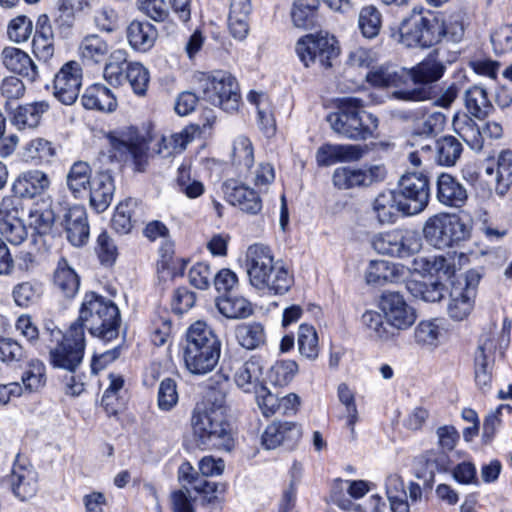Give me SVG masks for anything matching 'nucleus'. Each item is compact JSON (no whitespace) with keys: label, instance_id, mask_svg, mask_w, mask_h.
Masks as SVG:
<instances>
[{"label":"nucleus","instance_id":"32","mask_svg":"<svg viewBox=\"0 0 512 512\" xmlns=\"http://www.w3.org/2000/svg\"><path fill=\"white\" fill-rule=\"evenodd\" d=\"M50 108L47 101H37L18 106L11 117V122L18 129L35 128L40 123L42 115Z\"/></svg>","mask_w":512,"mask_h":512},{"label":"nucleus","instance_id":"55","mask_svg":"<svg viewBox=\"0 0 512 512\" xmlns=\"http://www.w3.org/2000/svg\"><path fill=\"white\" fill-rule=\"evenodd\" d=\"M496 192L504 195L512 183V151L504 150L499 154L496 169Z\"/></svg>","mask_w":512,"mask_h":512},{"label":"nucleus","instance_id":"5","mask_svg":"<svg viewBox=\"0 0 512 512\" xmlns=\"http://www.w3.org/2000/svg\"><path fill=\"white\" fill-rule=\"evenodd\" d=\"M190 423L193 440L200 449L228 451L232 448L231 426L222 412L209 411L197 405L192 411Z\"/></svg>","mask_w":512,"mask_h":512},{"label":"nucleus","instance_id":"17","mask_svg":"<svg viewBox=\"0 0 512 512\" xmlns=\"http://www.w3.org/2000/svg\"><path fill=\"white\" fill-rule=\"evenodd\" d=\"M301 438V428L294 422L274 421L262 434V444L266 449L284 446L293 449Z\"/></svg>","mask_w":512,"mask_h":512},{"label":"nucleus","instance_id":"39","mask_svg":"<svg viewBox=\"0 0 512 512\" xmlns=\"http://www.w3.org/2000/svg\"><path fill=\"white\" fill-rule=\"evenodd\" d=\"M108 52V43L95 34L84 37L79 46V53L82 60L89 64L103 61Z\"/></svg>","mask_w":512,"mask_h":512},{"label":"nucleus","instance_id":"25","mask_svg":"<svg viewBox=\"0 0 512 512\" xmlns=\"http://www.w3.org/2000/svg\"><path fill=\"white\" fill-rule=\"evenodd\" d=\"M81 102L84 108L101 112H113L117 108L114 93L100 83L89 86L82 95Z\"/></svg>","mask_w":512,"mask_h":512},{"label":"nucleus","instance_id":"38","mask_svg":"<svg viewBox=\"0 0 512 512\" xmlns=\"http://www.w3.org/2000/svg\"><path fill=\"white\" fill-rule=\"evenodd\" d=\"M463 151L461 142L454 136H443L436 141V164L451 167Z\"/></svg>","mask_w":512,"mask_h":512},{"label":"nucleus","instance_id":"23","mask_svg":"<svg viewBox=\"0 0 512 512\" xmlns=\"http://www.w3.org/2000/svg\"><path fill=\"white\" fill-rule=\"evenodd\" d=\"M4 66L30 82L38 78V69L30 56L16 47H5L1 53Z\"/></svg>","mask_w":512,"mask_h":512},{"label":"nucleus","instance_id":"54","mask_svg":"<svg viewBox=\"0 0 512 512\" xmlns=\"http://www.w3.org/2000/svg\"><path fill=\"white\" fill-rule=\"evenodd\" d=\"M450 296L448 314L454 320L461 321L470 314L473 308L474 298L472 295L466 294L459 289H454Z\"/></svg>","mask_w":512,"mask_h":512},{"label":"nucleus","instance_id":"29","mask_svg":"<svg viewBox=\"0 0 512 512\" xmlns=\"http://www.w3.org/2000/svg\"><path fill=\"white\" fill-rule=\"evenodd\" d=\"M53 285L68 299L74 298L79 290L80 277L63 257L58 260L54 270Z\"/></svg>","mask_w":512,"mask_h":512},{"label":"nucleus","instance_id":"28","mask_svg":"<svg viewBox=\"0 0 512 512\" xmlns=\"http://www.w3.org/2000/svg\"><path fill=\"white\" fill-rule=\"evenodd\" d=\"M126 34L130 46L140 52L150 50L158 36L154 25L138 20H134L128 25Z\"/></svg>","mask_w":512,"mask_h":512},{"label":"nucleus","instance_id":"22","mask_svg":"<svg viewBox=\"0 0 512 512\" xmlns=\"http://www.w3.org/2000/svg\"><path fill=\"white\" fill-rule=\"evenodd\" d=\"M50 185L49 177L39 170H30L18 176L12 185V192L19 198H34L44 193Z\"/></svg>","mask_w":512,"mask_h":512},{"label":"nucleus","instance_id":"48","mask_svg":"<svg viewBox=\"0 0 512 512\" xmlns=\"http://www.w3.org/2000/svg\"><path fill=\"white\" fill-rule=\"evenodd\" d=\"M109 141L112 149L120 156L130 155L137 166L141 165L147 151L143 141H128L113 135L109 136Z\"/></svg>","mask_w":512,"mask_h":512},{"label":"nucleus","instance_id":"21","mask_svg":"<svg viewBox=\"0 0 512 512\" xmlns=\"http://www.w3.org/2000/svg\"><path fill=\"white\" fill-rule=\"evenodd\" d=\"M437 199L445 206L461 208L468 200V192L457 178L442 173L437 179Z\"/></svg>","mask_w":512,"mask_h":512},{"label":"nucleus","instance_id":"19","mask_svg":"<svg viewBox=\"0 0 512 512\" xmlns=\"http://www.w3.org/2000/svg\"><path fill=\"white\" fill-rule=\"evenodd\" d=\"M67 240L75 247H82L87 244L90 235V228L86 209L80 205H74L66 210L63 215V222Z\"/></svg>","mask_w":512,"mask_h":512},{"label":"nucleus","instance_id":"44","mask_svg":"<svg viewBox=\"0 0 512 512\" xmlns=\"http://www.w3.org/2000/svg\"><path fill=\"white\" fill-rule=\"evenodd\" d=\"M465 105L470 114L479 119L486 117L492 109L486 90L480 86H473L466 91Z\"/></svg>","mask_w":512,"mask_h":512},{"label":"nucleus","instance_id":"50","mask_svg":"<svg viewBox=\"0 0 512 512\" xmlns=\"http://www.w3.org/2000/svg\"><path fill=\"white\" fill-rule=\"evenodd\" d=\"M439 42L442 39L458 43L464 36V25L461 14L450 15L447 18H438Z\"/></svg>","mask_w":512,"mask_h":512},{"label":"nucleus","instance_id":"61","mask_svg":"<svg viewBox=\"0 0 512 512\" xmlns=\"http://www.w3.org/2000/svg\"><path fill=\"white\" fill-rule=\"evenodd\" d=\"M256 401L262 414L270 417L279 412V396L270 392L265 386L255 392Z\"/></svg>","mask_w":512,"mask_h":512},{"label":"nucleus","instance_id":"37","mask_svg":"<svg viewBox=\"0 0 512 512\" xmlns=\"http://www.w3.org/2000/svg\"><path fill=\"white\" fill-rule=\"evenodd\" d=\"M238 343L245 349L254 350L265 344L266 333L259 322L241 323L235 328Z\"/></svg>","mask_w":512,"mask_h":512},{"label":"nucleus","instance_id":"42","mask_svg":"<svg viewBox=\"0 0 512 512\" xmlns=\"http://www.w3.org/2000/svg\"><path fill=\"white\" fill-rule=\"evenodd\" d=\"M358 27L365 38H375L382 27V14L375 5L363 6L358 14Z\"/></svg>","mask_w":512,"mask_h":512},{"label":"nucleus","instance_id":"49","mask_svg":"<svg viewBox=\"0 0 512 512\" xmlns=\"http://www.w3.org/2000/svg\"><path fill=\"white\" fill-rule=\"evenodd\" d=\"M125 72V81L129 82L133 92L139 96L145 95L150 81L148 69L139 62H130Z\"/></svg>","mask_w":512,"mask_h":512},{"label":"nucleus","instance_id":"59","mask_svg":"<svg viewBox=\"0 0 512 512\" xmlns=\"http://www.w3.org/2000/svg\"><path fill=\"white\" fill-rule=\"evenodd\" d=\"M440 334V328L434 320L421 321L414 332L416 342L427 346L435 345Z\"/></svg>","mask_w":512,"mask_h":512},{"label":"nucleus","instance_id":"15","mask_svg":"<svg viewBox=\"0 0 512 512\" xmlns=\"http://www.w3.org/2000/svg\"><path fill=\"white\" fill-rule=\"evenodd\" d=\"M82 69L76 61L65 63L53 80V95L64 105H72L79 96Z\"/></svg>","mask_w":512,"mask_h":512},{"label":"nucleus","instance_id":"33","mask_svg":"<svg viewBox=\"0 0 512 512\" xmlns=\"http://www.w3.org/2000/svg\"><path fill=\"white\" fill-rule=\"evenodd\" d=\"M261 376L262 366L260 362L251 358L237 368L234 374V382L244 392L255 393L263 386L260 381Z\"/></svg>","mask_w":512,"mask_h":512},{"label":"nucleus","instance_id":"13","mask_svg":"<svg viewBox=\"0 0 512 512\" xmlns=\"http://www.w3.org/2000/svg\"><path fill=\"white\" fill-rule=\"evenodd\" d=\"M379 307L393 331L408 329L416 320L415 309L406 302L404 296L399 292H383Z\"/></svg>","mask_w":512,"mask_h":512},{"label":"nucleus","instance_id":"31","mask_svg":"<svg viewBox=\"0 0 512 512\" xmlns=\"http://www.w3.org/2000/svg\"><path fill=\"white\" fill-rule=\"evenodd\" d=\"M14 495L22 501L32 498L37 492L36 473L22 465H14L10 475Z\"/></svg>","mask_w":512,"mask_h":512},{"label":"nucleus","instance_id":"8","mask_svg":"<svg viewBox=\"0 0 512 512\" xmlns=\"http://www.w3.org/2000/svg\"><path fill=\"white\" fill-rule=\"evenodd\" d=\"M423 236L429 245L444 249L465 240L469 236V230L458 217L441 213L426 220Z\"/></svg>","mask_w":512,"mask_h":512},{"label":"nucleus","instance_id":"20","mask_svg":"<svg viewBox=\"0 0 512 512\" xmlns=\"http://www.w3.org/2000/svg\"><path fill=\"white\" fill-rule=\"evenodd\" d=\"M366 149L353 144H324L316 152L319 166H331L337 162L357 161L363 157Z\"/></svg>","mask_w":512,"mask_h":512},{"label":"nucleus","instance_id":"52","mask_svg":"<svg viewBox=\"0 0 512 512\" xmlns=\"http://www.w3.org/2000/svg\"><path fill=\"white\" fill-rule=\"evenodd\" d=\"M298 349L300 354L314 360L318 357V336L313 326L302 324L298 331Z\"/></svg>","mask_w":512,"mask_h":512},{"label":"nucleus","instance_id":"43","mask_svg":"<svg viewBox=\"0 0 512 512\" xmlns=\"http://www.w3.org/2000/svg\"><path fill=\"white\" fill-rule=\"evenodd\" d=\"M43 294V286L39 281L29 280L16 284L12 290L15 304L27 308L35 304Z\"/></svg>","mask_w":512,"mask_h":512},{"label":"nucleus","instance_id":"16","mask_svg":"<svg viewBox=\"0 0 512 512\" xmlns=\"http://www.w3.org/2000/svg\"><path fill=\"white\" fill-rule=\"evenodd\" d=\"M467 257L463 253L447 252L446 254L418 257L413 261L414 270L423 274L436 276L439 279H451L457 269V264Z\"/></svg>","mask_w":512,"mask_h":512},{"label":"nucleus","instance_id":"10","mask_svg":"<svg viewBox=\"0 0 512 512\" xmlns=\"http://www.w3.org/2000/svg\"><path fill=\"white\" fill-rule=\"evenodd\" d=\"M405 216L417 215L425 210L430 199L428 176L422 172H407L398 183L395 190Z\"/></svg>","mask_w":512,"mask_h":512},{"label":"nucleus","instance_id":"62","mask_svg":"<svg viewBox=\"0 0 512 512\" xmlns=\"http://www.w3.org/2000/svg\"><path fill=\"white\" fill-rule=\"evenodd\" d=\"M96 250L102 264L110 266L115 262L117 247L107 232H102L98 236Z\"/></svg>","mask_w":512,"mask_h":512},{"label":"nucleus","instance_id":"53","mask_svg":"<svg viewBox=\"0 0 512 512\" xmlns=\"http://www.w3.org/2000/svg\"><path fill=\"white\" fill-rule=\"evenodd\" d=\"M494 350L495 345L488 336L480 339L479 346L475 353L474 374L487 372L492 373L494 364Z\"/></svg>","mask_w":512,"mask_h":512},{"label":"nucleus","instance_id":"47","mask_svg":"<svg viewBox=\"0 0 512 512\" xmlns=\"http://www.w3.org/2000/svg\"><path fill=\"white\" fill-rule=\"evenodd\" d=\"M232 164L238 169L249 170L254 163V149L252 142L246 136H238L232 147Z\"/></svg>","mask_w":512,"mask_h":512},{"label":"nucleus","instance_id":"63","mask_svg":"<svg viewBox=\"0 0 512 512\" xmlns=\"http://www.w3.org/2000/svg\"><path fill=\"white\" fill-rule=\"evenodd\" d=\"M213 272L208 264L199 262L189 270V281L197 289L205 290L210 286Z\"/></svg>","mask_w":512,"mask_h":512},{"label":"nucleus","instance_id":"34","mask_svg":"<svg viewBox=\"0 0 512 512\" xmlns=\"http://www.w3.org/2000/svg\"><path fill=\"white\" fill-rule=\"evenodd\" d=\"M219 312L229 319L247 318L253 313L252 304L244 297L225 294L216 301Z\"/></svg>","mask_w":512,"mask_h":512},{"label":"nucleus","instance_id":"51","mask_svg":"<svg viewBox=\"0 0 512 512\" xmlns=\"http://www.w3.org/2000/svg\"><path fill=\"white\" fill-rule=\"evenodd\" d=\"M362 323L370 331V336L386 341L395 336V332L389 327L388 322H383V317L375 311H366L362 315Z\"/></svg>","mask_w":512,"mask_h":512},{"label":"nucleus","instance_id":"60","mask_svg":"<svg viewBox=\"0 0 512 512\" xmlns=\"http://www.w3.org/2000/svg\"><path fill=\"white\" fill-rule=\"evenodd\" d=\"M178 402V393L175 380L165 378L161 381L158 390V406L161 410L168 411Z\"/></svg>","mask_w":512,"mask_h":512},{"label":"nucleus","instance_id":"45","mask_svg":"<svg viewBox=\"0 0 512 512\" xmlns=\"http://www.w3.org/2000/svg\"><path fill=\"white\" fill-rule=\"evenodd\" d=\"M406 288L414 298L425 302H438L444 297L445 293V287L439 281L425 283L411 280L406 283Z\"/></svg>","mask_w":512,"mask_h":512},{"label":"nucleus","instance_id":"46","mask_svg":"<svg viewBox=\"0 0 512 512\" xmlns=\"http://www.w3.org/2000/svg\"><path fill=\"white\" fill-rule=\"evenodd\" d=\"M54 155L55 149L52 143L43 138H36L28 142L22 153L25 161L35 164L49 162Z\"/></svg>","mask_w":512,"mask_h":512},{"label":"nucleus","instance_id":"36","mask_svg":"<svg viewBox=\"0 0 512 512\" xmlns=\"http://www.w3.org/2000/svg\"><path fill=\"white\" fill-rule=\"evenodd\" d=\"M406 79V69L391 65H382L372 69L366 75V80L376 87L399 86Z\"/></svg>","mask_w":512,"mask_h":512},{"label":"nucleus","instance_id":"27","mask_svg":"<svg viewBox=\"0 0 512 512\" xmlns=\"http://www.w3.org/2000/svg\"><path fill=\"white\" fill-rule=\"evenodd\" d=\"M405 268L386 260L371 261L366 270V281L369 284H381L385 282L396 283L404 277Z\"/></svg>","mask_w":512,"mask_h":512},{"label":"nucleus","instance_id":"24","mask_svg":"<svg viewBox=\"0 0 512 512\" xmlns=\"http://www.w3.org/2000/svg\"><path fill=\"white\" fill-rule=\"evenodd\" d=\"M395 190H386L377 195L372 203V210L377 221L384 224H394L400 213L404 215V209Z\"/></svg>","mask_w":512,"mask_h":512},{"label":"nucleus","instance_id":"56","mask_svg":"<svg viewBox=\"0 0 512 512\" xmlns=\"http://www.w3.org/2000/svg\"><path fill=\"white\" fill-rule=\"evenodd\" d=\"M298 372V364L294 360L277 361L270 369L269 380L276 386L289 384Z\"/></svg>","mask_w":512,"mask_h":512},{"label":"nucleus","instance_id":"18","mask_svg":"<svg viewBox=\"0 0 512 512\" xmlns=\"http://www.w3.org/2000/svg\"><path fill=\"white\" fill-rule=\"evenodd\" d=\"M223 192L230 204L238 206L245 213L255 215L262 209V200L258 193L234 179L223 184Z\"/></svg>","mask_w":512,"mask_h":512},{"label":"nucleus","instance_id":"3","mask_svg":"<svg viewBox=\"0 0 512 512\" xmlns=\"http://www.w3.org/2000/svg\"><path fill=\"white\" fill-rule=\"evenodd\" d=\"M221 354V341L205 322L197 321L186 333L184 362L186 368L195 375L211 372L218 364Z\"/></svg>","mask_w":512,"mask_h":512},{"label":"nucleus","instance_id":"30","mask_svg":"<svg viewBox=\"0 0 512 512\" xmlns=\"http://www.w3.org/2000/svg\"><path fill=\"white\" fill-rule=\"evenodd\" d=\"M404 119L412 122V133L417 136L429 137L443 129L446 117L441 112L421 114L419 112H406Z\"/></svg>","mask_w":512,"mask_h":512},{"label":"nucleus","instance_id":"41","mask_svg":"<svg viewBox=\"0 0 512 512\" xmlns=\"http://www.w3.org/2000/svg\"><path fill=\"white\" fill-rule=\"evenodd\" d=\"M229 386V380L227 377L216 382L215 385L209 386L206 391L205 401L199 406L202 409H207L209 411L217 410L226 415Z\"/></svg>","mask_w":512,"mask_h":512},{"label":"nucleus","instance_id":"2","mask_svg":"<svg viewBox=\"0 0 512 512\" xmlns=\"http://www.w3.org/2000/svg\"><path fill=\"white\" fill-rule=\"evenodd\" d=\"M246 269L250 284L274 294L286 293L293 277L283 266H276L271 249L263 244L250 245L246 252Z\"/></svg>","mask_w":512,"mask_h":512},{"label":"nucleus","instance_id":"35","mask_svg":"<svg viewBox=\"0 0 512 512\" xmlns=\"http://www.w3.org/2000/svg\"><path fill=\"white\" fill-rule=\"evenodd\" d=\"M454 132L473 150H481L483 136L475 121L467 115L455 116L452 122Z\"/></svg>","mask_w":512,"mask_h":512},{"label":"nucleus","instance_id":"7","mask_svg":"<svg viewBox=\"0 0 512 512\" xmlns=\"http://www.w3.org/2000/svg\"><path fill=\"white\" fill-rule=\"evenodd\" d=\"M198 84L201 100L221 107L225 111L237 110L239 99L237 83L229 73L224 71L214 74L200 73Z\"/></svg>","mask_w":512,"mask_h":512},{"label":"nucleus","instance_id":"57","mask_svg":"<svg viewBox=\"0 0 512 512\" xmlns=\"http://www.w3.org/2000/svg\"><path fill=\"white\" fill-rule=\"evenodd\" d=\"M337 396L340 403L345 406L347 427L351 431L352 438H354V427L358 421V410L355 402V395L346 383H341L337 389Z\"/></svg>","mask_w":512,"mask_h":512},{"label":"nucleus","instance_id":"4","mask_svg":"<svg viewBox=\"0 0 512 512\" xmlns=\"http://www.w3.org/2000/svg\"><path fill=\"white\" fill-rule=\"evenodd\" d=\"M365 103L357 97L338 99L337 111L327 116L337 134L352 139L366 140L378 127V119L364 110Z\"/></svg>","mask_w":512,"mask_h":512},{"label":"nucleus","instance_id":"26","mask_svg":"<svg viewBox=\"0 0 512 512\" xmlns=\"http://www.w3.org/2000/svg\"><path fill=\"white\" fill-rule=\"evenodd\" d=\"M90 204L98 212H104L110 205L115 186L110 174L102 172L92 178L90 183Z\"/></svg>","mask_w":512,"mask_h":512},{"label":"nucleus","instance_id":"64","mask_svg":"<svg viewBox=\"0 0 512 512\" xmlns=\"http://www.w3.org/2000/svg\"><path fill=\"white\" fill-rule=\"evenodd\" d=\"M491 42L496 52L512 51V23L502 26L491 36Z\"/></svg>","mask_w":512,"mask_h":512},{"label":"nucleus","instance_id":"9","mask_svg":"<svg viewBox=\"0 0 512 512\" xmlns=\"http://www.w3.org/2000/svg\"><path fill=\"white\" fill-rule=\"evenodd\" d=\"M438 17L412 14L399 27V42L408 48H429L439 42Z\"/></svg>","mask_w":512,"mask_h":512},{"label":"nucleus","instance_id":"1","mask_svg":"<svg viewBox=\"0 0 512 512\" xmlns=\"http://www.w3.org/2000/svg\"><path fill=\"white\" fill-rule=\"evenodd\" d=\"M120 312L111 301L95 292L85 294L78 318L71 323L68 330L51 331L49 346L50 364L55 368L74 373L82 363L85 351V329L89 333L109 342L118 337Z\"/></svg>","mask_w":512,"mask_h":512},{"label":"nucleus","instance_id":"40","mask_svg":"<svg viewBox=\"0 0 512 512\" xmlns=\"http://www.w3.org/2000/svg\"><path fill=\"white\" fill-rule=\"evenodd\" d=\"M91 167L87 162L77 161L75 162L66 177L68 189L73 193L75 197H79L81 193L90 187L92 181Z\"/></svg>","mask_w":512,"mask_h":512},{"label":"nucleus","instance_id":"14","mask_svg":"<svg viewBox=\"0 0 512 512\" xmlns=\"http://www.w3.org/2000/svg\"><path fill=\"white\" fill-rule=\"evenodd\" d=\"M385 177L386 170L382 165H372L364 168L342 166L334 170L332 182L338 189L347 190L371 186L383 181Z\"/></svg>","mask_w":512,"mask_h":512},{"label":"nucleus","instance_id":"6","mask_svg":"<svg viewBox=\"0 0 512 512\" xmlns=\"http://www.w3.org/2000/svg\"><path fill=\"white\" fill-rule=\"evenodd\" d=\"M446 71V65L439 58V51L429 53L420 63L406 70V78L410 77L417 87L396 91L393 95L400 100L425 101L434 98L433 83L439 81Z\"/></svg>","mask_w":512,"mask_h":512},{"label":"nucleus","instance_id":"58","mask_svg":"<svg viewBox=\"0 0 512 512\" xmlns=\"http://www.w3.org/2000/svg\"><path fill=\"white\" fill-rule=\"evenodd\" d=\"M32 31V21L28 17L20 15L10 21L7 33L11 41L21 43L29 39Z\"/></svg>","mask_w":512,"mask_h":512},{"label":"nucleus","instance_id":"12","mask_svg":"<svg viewBox=\"0 0 512 512\" xmlns=\"http://www.w3.org/2000/svg\"><path fill=\"white\" fill-rule=\"evenodd\" d=\"M335 44L333 36L308 34L298 40L296 52L306 67L318 64L320 68L328 69L339 54Z\"/></svg>","mask_w":512,"mask_h":512},{"label":"nucleus","instance_id":"11","mask_svg":"<svg viewBox=\"0 0 512 512\" xmlns=\"http://www.w3.org/2000/svg\"><path fill=\"white\" fill-rule=\"evenodd\" d=\"M372 246L379 254L407 258L420 251L422 242L415 231L394 228L374 235Z\"/></svg>","mask_w":512,"mask_h":512}]
</instances>
